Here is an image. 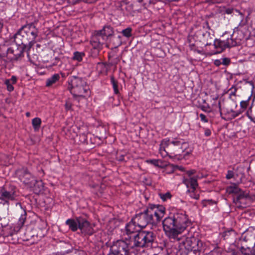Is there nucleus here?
I'll return each instance as SVG.
<instances>
[{
	"mask_svg": "<svg viewBox=\"0 0 255 255\" xmlns=\"http://www.w3.org/2000/svg\"><path fill=\"white\" fill-rule=\"evenodd\" d=\"M242 190L239 188L236 184H233L228 187L226 189L227 192L229 194H235L237 195Z\"/></svg>",
	"mask_w": 255,
	"mask_h": 255,
	"instance_id": "obj_25",
	"label": "nucleus"
},
{
	"mask_svg": "<svg viewBox=\"0 0 255 255\" xmlns=\"http://www.w3.org/2000/svg\"><path fill=\"white\" fill-rule=\"evenodd\" d=\"M17 174L21 182L32 188V185H34L35 178L27 171V169L23 168L18 170Z\"/></svg>",
	"mask_w": 255,
	"mask_h": 255,
	"instance_id": "obj_16",
	"label": "nucleus"
},
{
	"mask_svg": "<svg viewBox=\"0 0 255 255\" xmlns=\"http://www.w3.org/2000/svg\"><path fill=\"white\" fill-rule=\"evenodd\" d=\"M105 41V39L98 33L97 31H95V34L92 36L91 40V44L93 48L100 49L102 48V45Z\"/></svg>",
	"mask_w": 255,
	"mask_h": 255,
	"instance_id": "obj_19",
	"label": "nucleus"
},
{
	"mask_svg": "<svg viewBox=\"0 0 255 255\" xmlns=\"http://www.w3.org/2000/svg\"><path fill=\"white\" fill-rule=\"evenodd\" d=\"M29 114H29V113H27L26 114V116H29Z\"/></svg>",
	"mask_w": 255,
	"mask_h": 255,
	"instance_id": "obj_56",
	"label": "nucleus"
},
{
	"mask_svg": "<svg viewBox=\"0 0 255 255\" xmlns=\"http://www.w3.org/2000/svg\"><path fill=\"white\" fill-rule=\"evenodd\" d=\"M234 172L233 171L229 170L226 177L227 179H230L234 177Z\"/></svg>",
	"mask_w": 255,
	"mask_h": 255,
	"instance_id": "obj_40",
	"label": "nucleus"
},
{
	"mask_svg": "<svg viewBox=\"0 0 255 255\" xmlns=\"http://www.w3.org/2000/svg\"><path fill=\"white\" fill-rule=\"evenodd\" d=\"M230 95H235V92H232V93L230 94Z\"/></svg>",
	"mask_w": 255,
	"mask_h": 255,
	"instance_id": "obj_55",
	"label": "nucleus"
},
{
	"mask_svg": "<svg viewBox=\"0 0 255 255\" xmlns=\"http://www.w3.org/2000/svg\"><path fill=\"white\" fill-rule=\"evenodd\" d=\"M183 244L185 248L188 250H193L194 251H199L202 247V242L199 239L191 236L187 237Z\"/></svg>",
	"mask_w": 255,
	"mask_h": 255,
	"instance_id": "obj_13",
	"label": "nucleus"
},
{
	"mask_svg": "<svg viewBox=\"0 0 255 255\" xmlns=\"http://www.w3.org/2000/svg\"><path fill=\"white\" fill-rule=\"evenodd\" d=\"M39 46H40V45H39V44H37V47H39Z\"/></svg>",
	"mask_w": 255,
	"mask_h": 255,
	"instance_id": "obj_58",
	"label": "nucleus"
},
{
	"mask_svg": "<svg viewBox=\"0 0 255 255\" xmlns=\"http://www.w3.org/2000/svg\"><path fill=\"white\" fill-rule=\"evenodd\" d=\"M214 45L215 48L218 49V51L214 53L215 54L222 52L227 48L234 46L232 40L229 38L225 40L216 39L214 40Z\"/></svg>",
	"mask_w": 255,
	"mask_h": 255,
	"instance_id": "obj_17",
	"label": "nucleus"
},
{
	"mask_svg": "<svg viewBox=\"0 0 255 255\" xmlns=\"http://www.w3.org/2000/svg\"><path fill=\"white\" fill-rule=\"evenodd\" d=\"M234 244L242 255H255V234H247Z\"/></svg>",
	"mask_w": 255,
	"mask_h": 255,
	"instance_id": "obj_7",
	"label": "nucleus"
},
{
	"mask_svg": "<svg viewBox=\"0 0 255 255\" xmlns=\"http://www.w3.org/2000/svg\"><path fill=\"white\" fill-rule=\"evenodd\" d=\"M222 64L225 65V66H228L230 63H231V60L229 58L224 57L222 58V61H221Z\"/></svg>",
	"mask_w": 255,
	"mask_h": 255,
	"instance_id": "obj_36",
	"label": "nucleus"
},
{
	"mask_svg": "<svg viewBox=\"0 0 255 255\" xmlns=\"http://www.w3.org/2000/svg\"><path fill=\"white\" fill-rule=\"evenodd\" d=\"M255 200V193L250 195L249 193L241 190L233 197V202L238 207H245L248 201Z\"/></svg>",
	"mask_w": 255,
	"mask_h": 255,
	"instance_id": "obj_12",
	"label": "nucleus"
},
{
	"mask_svg": "<svg viewBox=\"0 0 255 255\" xmlns=\"http://www.w3.org/2000/svg\"><path fill=\"white\" fill-rule=\"evenodd\" d=\"M247 29L246 26L240 24L234 29L233 34L231 35L230 39L234 46L240 45L241 41L246 38Z\"/></svg>",
	"mask_w": 255,
	"mask_h": 255,
	"instance_id": "obj_11",
	"label": "nucleus"
},
{
	"mask_svg": "<svg viewBox=\"0 0 255 255\" xmlns=\"http://www.w3.org/2000/svg\"><path fill=\"white\" fill-rule=\"evenodd\" d=\"M84 56H85L84 53L76 51L73 53V56L72 57V59L74 60H76L78 62H81L82 61L83 58Z\"/></svg>",
	"mask_w": 255,
	"mask_h": 255,
	"instance_id": "obj_30",
	"label": "nucleus"
},
{
	"mask_svg": "<svg viewBox=\"0 0 255 255\" xmlns=\"http://www.w3.org/2000/svg\"><path fill=\"white\" fill-rule=\"evenodd\" d=\"M79 228L81 233L84 235L91 236L95 231L93 228L94 226L91 224L86 219L79 217Z\"/></svg>",
	"mask_w": 255,
	"mask_h": 255,
	"instance_id": "obj_14",
	"label": "nucleus"
},
{
	"mask_svg": "<svg viewBox=\"0 0 255 255\" xmlns=\"http://www.w3.org/2000/svg\"><path fill=\"white\" fill-rule=\"evenodd\" d=\"M155 239V236L152 232L141 230L130 238L131 245L133 247L151 248Z\"/></svg>",
	"mask_w": 255,
	"mask_h": 255,
	"instance_id": "obj_6",
	"label": "nucleus"
},
{
	"mask_svg": "<svg viewBox=\"0 0 255 255\" xmlns=\"http://www.w3.org/2000/svg\"><path fill=\"white\" fill-rule=\"evenodd\" d=\"M197 187L198 186H195V188L193 189L192 187H189L187 190V192L190 194V196L196 200L198 199L199 198V194L196 192V189Z\"/></svg>",
	"mask_w": 255,
	"mask_h": 255,
	"instance_id": "obj_28",
	"label": "nucleus"
},
{
	"mask_svg": "<svg viewBox=\"0 0 255 255\" xmlns=\"http://www.w3.org/2000/svg\"><path fill=\"white\" fill-rule=\"evenodd\" d=\"M32 124L35 131H38L41 124V120L39 118H35L32 120Z\"/></svg>",
	"mask_w": 255,
	"mask_h": 255,
	"instance_id": "obj_29",
	"label": "nucleus"
},
{
	"mask_svg": "<svg viewBox=\"0 0 255 255\" xmlns=\"http://www.w3.org/2000/svg\"><path fill=\"white\" fill-rule=\"evenodd\" d=\"M26 219V213L24 212L23 214H22L20 216V217L19 219L18 222V225L20 227H22L24 222L25 220Z\"/></svg>",
	"mask_w": 255,
	"mask_h": 255,
	"instance_id": "obj_34",
	"label": "nucleus"
},
{
	"mask_svg": "<svg viewBox=\"0 0 255 255\" xmlns=\"http://www.w3.org/2000/svg\"><path fill=\"white\" fill-rule=\"evenodd\" d=\"M96 31H97L98 33L102 36L105 40H107L108 37L112 36L114 32L113 28L110 25H105L102 29L97 30Z\"/></svg>",
	"mask_w": 255,
	"mask_h": 255,
	"instance_id": "obj_21",
	"label": "nucleus"
},
{
	"mask_svg": "<svg viewBox=\"0 0 255 255\" xmlns=\"http://www.w3.org/2000/svg\"><path fill=\"white\" fill-rule=\"evenodd\" d=\"M159 196L162 200L163 201H166L168 199H171L172 195L170 192H168L165 193H159Z\"/></svg>",
	"mask_w": 255,
	"mask_h": 255,
	"instance_id": "obj_32",
	"label": "nucleus"
},
{
	"mask_svg": "<svg viewBox=\"0 0 255 255\" xmlns=\"http://www.w3.org/2000/svg\"><path fill=\"white\" fill-rule=\"evenodd\" d=\"M141 229L139 228L137 224L135 222H134L133 219L132 218L131 221L126 225L125 227L126 234L129 236V241H130L131 238H133V235L141 231Z\"/></svg>",
	"mask_w": 255,
	"mask_h": 255,
	"instance_id": "obj_18",
	"label": "nucleus"
},
{
	"mask_svg": "<svg viewBox=\"0 0 255 255\" xmlns=\"http://www.w3.org/2000/svg\"><path fill=\"white\" fill-rule=\"evenodd\" d=\"M139 2H143L144 4L150 3L151 0H136Z\"/></svg>",
	"mask_w": 255,
	"mask_h": 255,
	"instance_id": "obj_45",
	"label": "nucleus"
},
{
	"mask_svg": "<svg viewBox=\"0 0 255 255\" xmlns=\"http://www.w3.org/2000/svg\"><path fill=\"white\" fill-rule=\"evenodd\" d=\"M79 217L74 219H68L66 221L65 224L68 226L69 230L72 232H76L79 228Z\"/></svg>",
	"mask_w": 255,
	"mask_h": 255,
	"instance_id": "obj_22",
	"label": "nucleus"
},
{
	"mask_svg": "<svg viewBox=\"0 0 255 255\" xmlns=\"http://www.w3.org/2000/svg\"><path fill=\"white\" fill-rule=\"evenodd\" d=\"M214 64L215 66L219 67L222 64L221 60L220 59H216L214 61Z\"/></svg>",
	"mask_w": 255,
	"mask_h": 255,
	"instance_id": "obj_44",
	"label": "nucleus"
},
{
	"mask_svg": "<svg viewBox=\"0 0 255 255\" xmlns=\"http://www.w3.org/2000/svg\"><path fill=\"white\" fill-rule=\"evenodd\" d=\"M165 213V208L162 205L150 204L142 212L136 214L132 218L139 228L143 229L148 225L156 227Z\"/></svg>",
	"mask_w": 255,
	"mask_h": 255,
	"instance_id": "obj_2",
	"label": "nucleus"
},
{
	"mask_svg": "<svg viewBox=\"0 0 255 255\" xmlns=\"http://www.w3.org/2000/svg\"><path fill=\"white\" fill-rule=\"evenodd\" d=\"M97 0H90V1H89L90 2H95L96 1H97Z\"/></svg>",
	"mask_w": 255,
	"mask_h": 255,
	"instance_id": "obj_54",
	"label": "nucleus"
},
{
	"mask_svg": "<svg viewBox=\"0 0 255 255\" xmlns=\"http://www.w3.org/2000/svg\"><path fill=\"white\" fill-rule=\"evenodd\" d=\"M218 107L219 109V112H220V115H222V111H221V103H220V102H218Z\"/></svg>",
	"mask_w": 255,
	"mask_h": 255,
	"instance_id": "obj_50",
	"label": "nucleus"
},
{
	"mask_svg": "<svg viewBox=\"0 0 255 255\" xmlns=\"http://www.w3.org/2000/svg\"><path fill=\"white\" fill-rule=\"evenodd\" d=\"M162 223L165 235L173 242L179 241L180 235L191 225L188 215L183 210L170 213Z\"/></svg>",
	"mask_w": 255,
	"mask_h": 255,
	"instance_id": "obj_1",
	"label": "nucleus"
},
{
	"mask_svg": "<svg viewBox=\"0 0 255 255\" xmlns=\"http://www.w3.org/2000/svg\"><path fill=\"white\" fill-rule=\"evenodd\" d=\"M178 169L182 171H185V168L183 166H179Z\"/></svg>",
	"mask_w": 255,
	"mask_h": 255,
	"instance_id": "obj_52",
	"label": "nucleus"
},
{
	"mask_svg": "<svg viewBox=\"0 0 255 255\" xmlns=\"http://www.w3.org/2000/svg\"><path fill=\"white\" fill-rule=\"evenodd\" d=\"M60 79V76L58 74H55L52 75L51 77L48 78L46 80V86L47 87H50L53 84L55 83Z\"/></svg>",
	"mask_w": 255,
	"mask_h": 255,
	"instance_id": "obj_24",
	"label": "nucleus"
},
{
	"mask_svg": "<svg viewBox=\"0 0 255 255\" xmlns=\"http://www.w3.org/2000/svg\"><path fill=\"white\" fill-rule=\"evenodd\" d=\"M130 241L118 240L110 247L109 255H128L130 249L133 248Z\"/></svg>",
	"mask_w": 255,
	"mask_h": 255,
	"instance_id": "obj_9",
	"label": "nucleus"
},
{
	"mask_svg": "<svg viewBox=\"0 0 255 255\" xmlns=\"http://www.w3.org/2000/svg\"><path fill=\"white\" fill-rule=\"evenodd\" d=\"M38 30L34 23L31 22L22 26L13 36V39L16 43L22 44L25 48L28 44L27 56L29 51L35 42L38 36Z\"/></svg>",
	"mask_w": 255,
	"mask_h": 255,
	"instance_id": "obj_3",
	"label": "nucleus"
},
{
	"mask_svg": "<svg viewBox=\"0 0 255 255\" xmlns=\"http://www.w3.org/2000/svg\"><path fill=\"white\" fill-rule=\"evenodd\" d=\"M204 28L206 30L205 31H200V33L202 34L203 38V41L205 43V45L206 46L207 45H210L211 44V41L212 40V37L211 36V34L209 31H207V30H210V27L209 25V23L207 21H206L204 23Z\"/></svg>",
	"mask_w": 255,
	"mask_h": 255,
	"instance_id": "obj_20",
	"label": "nucleus"
},
{
	"mask_svg": "<svg viewBox=\"0 0 255 255\" xmlns=\"http://www.w3.org/2000/svg\"><path fill=\"white\" fill-rule=\"evenodd\" d=\"M59 61V58H58V57H56L55 58V62H54L53 64H52V66H54V65H56L58 64V62Z\"/></svg>",
	"mask_w": 255,
	"mask_h": 255,
	"instance_id": "obj_48",
	"label": "nucleus"
},
{
	"mask_svg": "<svg viewBox=\"0 0 255 255\" xmlns=\"http://www.w3.org/2000/svg\"><path fill=\"white\" fill-rule=\"evenodd\" d=\"M111 82L113 86L114 93L116 94H118L119 93V91L118 89V82L115 79L113 76L111 77Z\"/></svg>",
	"mask_w": 255,
	"mask_h": 255,
	"instance_id": "obj_31",
	"label": "nucleus"
},
{
	"mask_svg": "<svg viewBox=\"0 0 255 255\" xmlns=\"http://www.w3.org/2000/svg\"><path fill=\"white\" fill-rule=\"evenodd\" d=\"M76 255H87V254L83 251H79L76 253Z\"/></svg>",
	"mask_w": 255,
	"mask_h": 255,
	"instance_id": "obj_46",
	"label": "nucleus"
},
{
	"mask_svg": "<svg viewBox=\"0 0 255 255\" xmlns=\"http://www.w3.org/2000/svg\"><path fill=\"white\" fill-rule=\"evenodd\" d=\"M232 11H233V9H227L226 10V13L228 14H231V13H232Z\"/></svg>",
	"mask_w": 255,
	"mask_h": 255,
	"instance_id": "obj_51",
	"label": "nucleus"
},
{
	"mask_svg": "<svg viewBox=\"0 0 255 255\" xmlns=\"http://www.w3.org/2000/svg\"><path fill=\"white\" fill-rule=\"evenodd\" d=\"M236 233L233 230H230L225 231L222 234V237L224 240H229L230 238H233L235 236Z\"/></svg>",
	"mask_w": 255,
	"mask_h": 255,
	"instance_id": "obj_27",
	"label": "nucleus"
},
{
	"mask_svg": "<svg viewBox=\"0 0 255 255\" xmlns=\"http://www.w3.org/2000/svg\"><path fill=\"white\" fill-rule=\"evenodd\" d=\"M188 146V143L182 139L174 138L171 141L169 139H164L161 141L160 151L162 154H163V151L166 154H168L169 151L172 152L175 155H180L183 153V156L185 157L192 151V150L189 148Z\"/></svg>",
	"mask_w": 255,
	"mask_h": 255,
	"instance_id": "obj_4",
	"label": "nucleus"
},
{
	"mask_svg": "<svg viewBox=\"0 0 255 255\" xmlns=\"http://www.w3.org/2000/svg\"><path fill=\"white\" fill-rule=\"evenodd\" d=\"M158 161L157 160L153 159L150 160V162L152 164H154L155 166H158Z\"/></svg>",
	"mask_w": 255,
	"mask_h": 255,
	"instance_id": "obj_47",
	"label": "nucleus"
},
{
	"mask_svg": "<svg viewBox=\"0 0 255 255\" xmlns=\"http://www.w3.org/2000/svg\"><path fill=\"white\" fill-rule=\"evenodd\" d=\"M81 136L83 138V140L84 142H87V135L85 133H83L81 135Z\"/></svg>",
	"mask_w": 255,
	"mask_h": 255,
	"instance_id": "obj_49",
	"label": "nucleus"
},
{
	"mask_svg": "<svg viewBox=\"0 0 255 255\" xmlns=\"http://www.w3.org/2000/svg\"><path fill=\"white\" fill-rule=\"evenodd\" d=\"M200 109L202 111H203L205 112L210 113L211 112V111L210 110H209L210 109V108L209 106H201L200 107Z\"/></svg>",
	"mask_w": 255,
	"mask_h": 255,
	"instance_id": "obj_39",
	"label": "nucleus"
},
{
	"mask_svg": "<svg viewBox=\"0 0 255 255\" xmlns=\"http://www.w3.org/2000/svg\"><path fill=\"white\" fill-rule=\"evenodd\" d=\"M43 182L41 180H34V185H32V188L35 192H40L43 188Z\"/></svg>",
	"mask_w": 255,
	"mask_h": 255,
	"instance_id": "obj_26",
	"label": "nucleus"
},
{
	"mask_svg": "<svg viewBox=\"0 0 255 255\" xmlns=\"http://www.w3.org/2000/svg\"><path fill=\"white\" fill-rule=\"evenodd\" d=\"M204 134L206 136H209L211 134V131L209 128H204Z\"/></svg>",
	"mask_w": 255,
	"mask_h": 255,
	"instance_id": "obj_42",
	"label": "nucleus"
},
{
	"mask_svg": "<svg viewBox=\"0 0 255 255\" xmlns=\"http://www.w3.org/2000/svg\"><path fill=\"white\" fill-rule=\"evenodd\" d=\"M116 158L120 161H125V156L123 154H117Z\"/></svg>",
	"mask_w": 255,
	"mask_h": 255,
	"instance_id": "obj_43",
	"label": "nucleus"
},
{
	"mask_svg": "<svg viewBox=\"0 0 255 255\" xmlns=\"http://www.w3.org/2000/svg\"><path fill=\"white\" fill-rule=\"evenodd\" d=\"M215 1L216 2H220V1H219V0H216V1Z\"/></svg>",
	"mask_w": 255,
	"mask_h": 255,
	"instance_id": "obj_57",
	"label": "nucleus"
},
{
	"mask_svg": "<svg viewBox=\"0 0 255 255\" xmlns=\"http://www.w3.org/2000/svg\"><path fill=\"white\" fill-rule=\"evenodd\" d=\"M72 104L69 101H67L65 104V108L66 111L72 110Z\"/></svg>",
	"mask_w": 255,
	"mask_h": 255,
	"instance_id": "obj_37",
	"label": "nucleus"
},
{
	"mask_svg": "<svg viewBox=\"0 0 255 255\" xmlns=\"http://www.w3.org/2000/svg\"><path fill=\"white\" fill-rule=\"evenodd\" d=\"M26 48L23 45H19L14 42L9 46L2 45L0 46V57H6L9 61L17 60L23 56L24 49Z\"/></svg>",
	"mask_w": 255,
	"mask_h": 255,
	"instance_id": "obj_8",
	"label": "nucleus"
},
{
	"mask_svg": "<svg viewBox=\"0 0 255 255\" xmlns=\"http://www.w3.org/2000/svg\"><path fill=\"white\" fill-rule=\"evenodd\" d=\"M213 203H214V202L212 200H204L202 201V203L204 206H206L207 204H212Z\"/></svg>",
	"mask_w": 255,
	"mask_h": 255,
	"instance_id": "obj_41",
	"label": "nucleus"
},
{
	"mask_svg": "<svg viewBox=\"0 0 255 255\" xmlns=\"http://www.w3.org/2000/svg\"><path fill=\"white\" fill-rule=\"evenodd\" d=\"M237 12H238L241 16L242 17H243V14L242 12H240L239 10H236Z\"/></svg>",
	"mask_w": 255,
	"mask_h": 255,
	"instance_id": "obj_53",
	"label": "nucleus"
},
{
	"mask_svg": "<svg viewBox=\"0 0 255 255\" xmlns=\"http://www.w3.org/2000/svg\"><path fill=\"white\" fill-rule=\"evenodd\" d=\"M196 173V170L191 169L186 171L187 177H184L183 183L186 186L187 188L192 187L193 189L195 186H198L197 180L200 178L198 175L193 176Z\"/></svg>",
	"mask_w": 255,
	"mask_h": 255,
	"instance_id": "obj_15",
	"label": "nucleus"
},
{
	"mask_svg": "<svg viewBox=\"0 0 255 255\" xmlns=\"http://www.w3.org/2000/svg\"><path fill=\"white\" fill-rule=\"evenodd\" d=\"M199 117L201 119V121L204 123H208V119L206 117V116L203 114H200Z\"/></svg>",
	"mask_w": 255,
	"mask_h": 255,
	"instance_id": "obj_38",
	"label": "nucleus"
},
{
	"mask_svg": "<svg viewBox=\"0 0 255 255\" xmlns=\"http://www.w3.org/2000/svg\"><path fill=\"white\" fill-rule=\"evenodd\" d=\"M68 89L75 99L89 95L90 88L86 80L82 77L72 76L68 79Z\"/></svg>",
	"mask_w": 255,
	"mask_h": 255,
	"instance_id": "obj_5",
	"label": "nucleus"
},
{
	"mask_svg": "<svg viewBox=\"0 0 255 255\" xmlns=\"http://www.w3.org/2000/svg\"><path fill=\"white\" fill-rule=\"evenodd\" d=\"M251 98V96H250L248 100H246V101H242L240 103V105H241V107L243 108V109H246L248 104H249V100Z\"/></svg>",
	"mask_w": 255,
	"mask_h": 255,
	"instance_id": "obj_35",
	"label": "nucleus"
},
{
	"mask_svg": "<svg viewBox=\"0 0 255 255\" xmlns=\"http://www.w3.org/2000/svg\"><path fill=\"white\" fill-rule=\"evenodd\" d=\"M132 29L130 27H128L125 29H123L122 31V33L124 36L126 37H129L131 36Z\"/></svg>",
	"mask_w": 255,
	"mask_h": 255,
	"instance_id": "obj_33",
	"label": "nucleus"
},
{
	"mask_svg": "<svg viewBox=\"0 0 255 255\" xmlns=\"http://www.w3.org/2000/svg\"><path fill=\"white\" fill-rule=\"evenodd\" d=\"M15 188L13 186H4L0 189V203L3 205H9L10 201L15 200Z\"/></svg>",
	"mask_w": 255,
	"mask_h": 255,
	"instance_id": "obj_10",
	"label": "nucleus"
},
{
	"mask_svg": "<svg viewBox=\"0 0 255 255\" xmlns=\"http://www.w3.org/2000/svg\"><path fill=\"white\" fill-rule=\"evenodd\" d=\"M17 82V78L15 76H12L10 79H5L4 83L6 86L7 90L9 92L13 91L14 87L13 84H15Z\"/></svg>",
	"mask_w": 255,
	"mask_h": 255,
	"instance_id": "obj_23",
	"label": "nucleus"
}]
</instances>
